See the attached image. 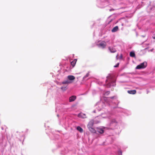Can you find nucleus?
<instances>
[{
  "instance_id": "obj_1",
  "label": "nucleus",
  "mask_w": 155,
  "mask_h": 155,
  "mask_svg": "<svg viewBox=\"0 0 155 155\" xmlns=\"http://www.w3.org/2000/svg\"><path fill=\"white\" fill-rule=\"evenodd\" d=\"M107 78L105 85L107 87H110L111 86H115L116 85V79L113 75H109L107 77Z\"/></svg>"
},
{
  "instance_id": "obj_2",
  "label": "nucleus",
  "mask_w": 155,
  "mask_h": 155,
  "mask_svg": "<svg viewBox=\"0 0 155 155\" xmlns=\"http://www.w3.org/2000/svg\"><path fill=\"white\" fill-rule=\"evenodd\" d=\"M117 97L114 96L110 97H105L104 99L105 101L107 103H108L110 106L111 105V103H114L116 105V106H112L113 108H116L117 107V104L115 103V102L117 101Z\"/></svg>"
},
{
  "instance_id": "obj_3",
  "label": "nucleus",
  "mask_w": 155,
  "mask_h": 155,
  "mask_svg": "<svg viewBox=\"0 0 155 155\" xmlns=\"http://www.w3.org/2000/svg\"><path fill=\"white\" fill-rule=\"evenodd\" d=\"M104 106V103L101 101L97 102L95 105V107L98 111L101 110Z\"/></svg>"
},
{
  "instance_id": "obj_4",
  "label": "nucleus",
  "mask_w": 155,
  "mask_h": 155,
  "mask_svg": "<svg viewBox=\"0 0 155 155\" xmlns=\"http://www.w3.org/2000/svg\"><path fill=\"white\" fill-rule=\"evenodd\" d=\"M96 119L97 118L96 117L94 119L90 121L87 125L88 127H92L94 124H97L100 122V121L97 120Z\"/></svg>"
},
{
  "instance_id": "obj_5",
  "label": "nucleus",
  "mask_w": 155,
  "mask_h": 155,
  "mask_svg": "<svg viewBox=\"0 0 155 155\" xmlns=\"http://www.w3.org/2000/svg\"><path fill=\"white\" fill-rule=\"evenodd\" d=\"M97 46L100 48H104L106 46V43L104 41H99L97 43Z\"/></svg>"
},
{
  "instance_id": "obj_6",
  "label": "nucleus",
  "mask_w": 155,
  "mask_h": 155,
  "mask_svg": "<svg viewBox=\"0 0 155 155\" xmlns=\"http://www.w3.org/2000/svg\"><path fill=\"white\" fill-rule=\"evenodd\" d=\"M71 82L68 80L63 81L62 84H64V86H62L61 87V89L63 90H65L67 89V87L69 84L71 83Z\"/></svg>"
},
{
  "instance_id": "obj_7",
  "label": "nucleus",
  "mask_w": 155,
  "mask_h": 155,
  "mask_svg": "<svg viewBox=\"0 0 155 155\" xmlns=\"http://www.w3.org/2000/svg\"><path fill=\"white\" fill-rule=\"evenodd\" d=\"M117 124V121L114 119H112L109 124V126L112 127V128L116 127Z\"/></svg>"
},
{
  "instance_id": "obj_8",
  "label": "nucleus",
  "mask_w": 155,
  "mask_h": 155,
  "mask_svg": "<svg viewBox=\"0 0 155 155\" xmlns=\"http://www.w3.org/2000/svg\"><path fill=\"white\" fill-rule=\"evenodd\" d=\"M147 66V63L146 62H144L138 65L136 67V69H141L144 68L146 67Z\"/></svg>"
},
{
  "instance_id": "obj_9",
  "label": "nucleus",
  "mask_w": 155,
  "mask_h": 155,
  "mask_svg": "<svg viewBox=\"0 0 155 155\" xmlns=\"http://www.w3.org/2000/svg\"><path fill=\"white\" fill-rule=\"evenodd\" d=\"M111 114L110 112H107L105 113H102L101 114V116H100V118H101V117H102L103 118H106L108 117L109 118H110V116H111Z\"/></svg>"
},
{
  "instance_id": "obj_10",
  "label": "nucleus",
  "mask_w": 155,
  "mask_h": 155,
  "mask_svg": "<svg viewBox=\"0 0 155 155\" xmlns=\"http://www.w3.org/2000/svg\"><path fill=\"white\" fill-rule=\"evenodd\" d=\"M104 128L103 127H98L97 128V132H98L100 134H102L104 132Z\"/></svg>"
},
{
  "instance_id": "obj_11",
  "label": "nucleus",
  "mask_w": 155,
  "mask_h": 155,
  "mask_svg": "<svg viewBox=\"0 0 155 155\" xmlns=\"http://www.w3.org/2000/svg\"><path fill=\"white\" fill-rule=\"evenodd\" d=\"M78 117L82 118H86V115L85 114H83L82 113H80L78 115Z\"/></svg>"
},
{
  "instance_id": "obj_12",
  "label": "nucleus",
  "mask_w": 155,
  "mask_h": 155,
  "mask_svg": "<svg viewBox=\"0 0 155 155\" xmlns=\"http://www.w3.org/2000/svg\"><path fill=\"white\" fill-rule=\"evenodd\" d=\"M108 49L111 53H114L117 51L115 48L113 47H108Z\"/></svg>"
},
{
  "instance_id": "obj_13",
  "label": "nucleus",
  "mask_w": 155,
  "mask_h": 155,
  "mask_svg": "<svg viewBox=\"0 0 155 155\" xmlns=\"http://www.w3.org/2000/svg\"><path fill=\"white\" fill-rule=\"evenodd\" d=\"M76 97L75 96H72L70 97L69 98V101L70 102L73 101L76 99Z\"/></svg>"
},
{
  "instance_id": "obj_14",
  "label": "nucleus",
  "mask_w": 155,
  "mask_h": 155,
  "mask_svg": "<svg viewBox=\"0 0 155 155\" xmlns=\"http://www.w3.org/2000/svg\"><path fill=\"white\" fill-rule=\"evenodd\" d=\"M88 128L90 131L92 133H95L97 132V131L93 127Z\"/></svg>"
},
{
  "instance_id": "obj_15",
  "label": "nucleus",
  "mask_w": 155,
  "mask_h": 155,
  "mask_svg": "<svg viewBox=\"0 0 155 155\" xmlns=\"http://www.w3.org/2000/svg\"><path fill=\"white\" fill-rule=\"evenodd\" d=\"M118 30V27L117 26L114 27L112 30L111 31L113 32H114Z\"/></svg>"
},
{
  "instance_id": "obj_16",
  "label": "nucleus",
  "mask_w": 155,
  "mask_h": 155,
  "mask_svg": "<svg viewBox=\"0 0 155 155\" xmlns=\"http://www.w3.org/2000/svg\"><path fill=\"white\" fill-rule=\"evenodd\" d=\"M128 93L131 94H135L136 93V91L135 90H129L127 91Z\"/></svg>"
},
{
  "instance_id": "obj_17",
  "label": "nucleus",
  "mask_w": 155,
  "mask_h": 155,
  "mask_svg": "<svg viewBox=\"0 0 155 155\" xmlns=\"http://www.w3.org/2000/svg\"><path fill=\"white\" fill-rule=\"evenodd\" d=\"M68 79L70 80H74L75 79V77L73 75H69L68 76Z\"/></svg>"
},
{
  "instance_id": "obj_18",
  "label": "nucleus",
  "mask_w": 155,
  "mask_h": 155,
  "mask_svg": "<svg viewBox=\"0 0 155 155\" xmlns=\"http://www.w3.org/2000/svg\"><path fill=\"white\" fill-rule=\"evenodd\" d=\"M77 129L81 133H82L83 131V129L80 126L77 127Z\"/></svg>"
},
{
  "instance_id": "obj_19",
  "label": "nucleus",
  "mask_w": 155,
  "mask_h": 155,
  "mask_svg": "<svg viewBox=\"0 0 155 155\" xmlns=\"http://www.w3.org/2000/svg\"><path fill=\"white\" fill-rule=\"evenodd\" d=\"M130 57H135V54L134 51H131L130 52Z\"/></svg>"
},
{
  "instance_id": "obj_20",
  "label": "nucleus",
  "mask_w": 155,
  "mask_h": 155,
  "mask_svg": "<svg viewBox=\"0 0 155 155\" xmlns=\"http://www.w3.org/2000/svg\"><path fill=\"white\" fill-rule=\"evenodd\" d=\"M76 62V59H75L73 61H72L71 62V65L73 67L74 66Z\"/></svg>"
},
{
  "instance_id": "obj_21",
  "label": "nucleus",
  "mask_w": 155,
  "mask_h": 155,
  "mask_svg": "<svg viewBox=\"0 0 155 155\" xmlns=\"http://www.w3.org/2000/svg\"><path fill=\"white\" fill-rule=\"evenodd\" d=\"M89 73H87L83 77V80H85L86 78H87V77H88L89 75Z\"/></svg>"
},
{
  "instance_id": "obj_22",
  "label": "nucleus",
  "mask_w": 155,
  "mask_h": 155,
  "mask_svg": "<svg viewBox=\"0 0 155 155\" xmlns=\"http://www.w3.org/2000/svg\"><path fill=\"white\" fill-rule=\"evenodd\" d=\"M110 93L109 91H107L104 94V95H108Z\"/></svg>"
},
{
  "instance_id": "obj_23",
  "label": "nucleus",
  "mask_w": 155,
  "mask_h": 155,
  "mask_svg": "<svg viewBox=\"0 0 155 155\" xmlns=\"http://www.w3.org/2000/svg\"><path fill=\"white\" fill-rule=\"evenodd\" d=\"M118 154L119 155H122V152L121 150H120L118 151Z\"/></svg>"
},
{
  "instance_id": "obj_24",
  "label": "nucleus",
  "mask_w": 155,
  "mask_h": 155,
  "mask_svg": "<svg viewBox=\"0 0 155 155\" xmlns=\"http://www.w3.org/2000/svg\"><path fill=\"white\" fill-rule=\"evenodd\" d=\"M119 63H117L116 65H114V68H117V67H118L119 66Z\"/></svg>"
},
{
  "instance_id": "obj_25",
  "label": "nucleus",
  "mask_w": 155,
  "mask_h": 155,
  "mask_svg": "<svg viewBox=\"0 0 155 155\" xmlns=\"http://www.w3.org/2000/svg\"><path fill=\"white\" fill-rule=\"evenodd\" d=\"M114 10V9H110V11H113V10Z\"/></svg>"
},
{
  "instance_id": "obj_26",
  "label": "nucleus",
  "mask_w": 155,
  "mask_h": 155,
  "mask_svg": "<svg viewBox=\"0 0 155 155\" xmlns=\"http://www.w3.org/2000/svg\"><path fill=\"white\" fill-rule=\"evenodd\" d=\"M153 38L154 39H155V36H153Z\"/></svg>"
},
{
  "instance_id": "obj_27",
  "label": "nucleus",
  "mask_w": 155,
  "mask_h": 155,
  "mask_svg": "<svg viewBox=\"0 0 155 155\" xmlns=\"http://www.w3.org/2000/svg\"><path fill=\"white\" fill-rule=\"evenodd\" d=\"M1 128H2V130H3V129H4V128H3V127H2Z\"/></svg>"
},
{
  "instance_id": "obj_28",
  "label": "nucleus",
  "mask_w": 155,
  "mask_h": 155,
  "mask_svg": "<svg viewBox=\"0 0 155 155\" xmlns=\"http://www.w3.org/2000/svg\"><path fill=\"white\" fill-rule=\"evenodd\" d=\"M98 84L100 85H101L102 84L101 83L100 84L99 83H98Z\"/></svg>"
},
{
  "instance_id": "obj_29",
  "label": "nucleus",
  "mask_w": 155,
  "mask_h": 155,
  "mask_svg": "<svg viewBox=\"0 0 155 155\" xmlns=\"http://www.w3.org/2000/svg\"><path fill=\"white\" fill-rule=\"evenodd\" d=\"M93 112H94V113H95V110H94L93 111Z\"/></svg>"
},
{
  "instance_id": "obj_30",
  "label": "nucleus",
  "mask_w": 155,
  "mask_h": 155,
  "mask_svg": "<svg viewBox=\"0 0 155 155\" xmlns=\"http://www.w3.org/2000/svg\"><path fill=\"white\" fill-rule=\"evenodd\" d=\"M57 116H58H58H59V115L58 114V115H57Z\"/></svg>"
},
{
  "instance_id": "obj_31",
  "label": "nucleus",
  "mask_w": 155,
  "mask_h": 155,
  "mask_svg": "<svg viewBox=\"0 0 155 155\" xmlns=\"http://www.w3.org/2000/svg\"><path fill=\"white\" fill-rule=\"evenodd\" d=\"M153 50V49L151 50V51H152Z\"/></svg>"
},
{
  "instance_id": "obj_32",
  "label": "nucleus",
  "mask_w": 155,
  "mask_h": 155,
  "mask_svg": "<svg viewBox=\"0 0 155 155\" xmlns=\"http://www.w3.org/2000/svg\"><path fill=\"white\" fill-rule=\"evenodd\" d=\"M7 139L8 138V137H7Z\"/></svg>"
}]
</instances>
